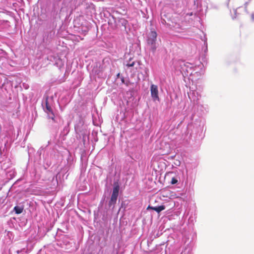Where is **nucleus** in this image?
<instances>
[{"mask_svg": "<svg viewBox=\"0 0 254 254\" xmlns=\"http://www.w3.org/2000/svg\"><path fill=\"white\" fill-rule=\"evenodd\" d=\"M157 33L155 31H151L149 34L147 39V44L150 46L153 52H155L156 49V41L157 38Z\"/></svg>", "mask_w": 254, "mask_h": 254, "instance_id": "f257e3e1", "label": "nucleus"}, {"mask_svg": "<svg viewBox=\"0 0 254 254\" xmlns=\"http://www.w3.org/2000/svg\"><path fill=\"white\" fill-rule=\"evenodd\" d=\"M45 104L46 107L45 111L47 114L48 118L49 119H51L53 121H55V116L53 112V110L51 106L49 104L48 98H47L46 100Z\"/></svg>", "mask_w": 254, "mask_h": 254, "instance_id": "f03ea898", "label": "nucleus"}, {"mask_svg": "<svg viewBox=\"0 0 254 254\" xmlns=\"http://www.w3.org/2000/svg\"><path fill=\"white\" fill-rule=\"evenodd\" d=\"M151 95L154 101H159L158 90L157 85L152 84L150 87Z\"/></svg>", "mask_w": 254, "mask_h": 254, "instance_id": "7ed1b4c3", "label": "nucleus"}, {"mask_svg": "<svg viewBox=\"0 0 254 254\" xmlns=\"http://www.w3.org/2000/svg\"><path fill=\"white\" fill-rule=\"evenodd\" d=\"M120 187L118 185L115 186L113 188V192L111 197V199L117 201L119 195Z\"/></svg>", "mask_w": 254, "mask_h": 254, "instance_id": "20e7f679", "label": "nucleus"}, {"mask_svg": "<svg viewBox=\"0 0 254 254\" xmlns=\"http://www.w3.org/2000/svg\"><path fill=\"white\" fill-rule=\"evenodd\" d=\"M165 209V206L164 205H160V206H157V207L151 206L149 205L147 207V210L152 209V210H155L157 213H160L161 211L164 210Z\"/></svg>", "mask_w": 254, "mask_h": 254, "instance_id": "39448f33", "label": "nucleus"}, {"mask_svg": "<svg viewBox=\"0 0 254 254\" xmlns=\"http://www.w3.org/2000/svg\"><path fill=\"white\" fill-rule=\"evenodd\" d=\"M14 210L16 214H19L22 212L23 208L22 207L16 206L14 207Z\"/></svg>", "mask_w": 254, "mask_h": 254, "instance_id": "423d86ee", "label": "nucleus"}, {"mask_svg": "<svg viewBox=\"0 0 254 254\" xmlns=\"http://www.w3.org/2000/svg\"><path fill=\"white\" fill-rule=\"evenodd\" d=\"M116 200H113V199H110V200L109 202V207H111V206H113V207H114V205L115 204H116Z\"/></svg>", "mask_w": 254, "mask_h": 254, "instance_id": "0eeeda50", "label": "nucleus"}, {"mask_svg": "<svg viewBox=\"0 0 254 254\" xmlns=\"http://www.w3.org/2000/svg\"><path fill=\"white\" fill-rule=\"evenodd\" d=\"M177 182H178V180L177 179H176L175 178H173L171 181V183L172 185L176 184L177 183Z\"/></svg>", "mask_w": 254, "mask_h": 254, "instance_id": "6e6552de", "label": "nucleus"}, {"mask_svg": "<svg viewBox=\"0 0 254 254\" xmlns=\"http://www.w3.org/2000/svg\"><path fill=\"white\" fill-rule=\"evenodd\" d=\"M134 65V62H132L131 64H127V66L128 67H132V66H133Z\"/></svg>", "mask_w": 254, "mask_h": 254, "instance_id": "1a4fd4ad", "label": "nucleus"}, {"mask_svg": "<svg viewBox=\"0 0 254 254\" xmlns=\"http://www.w3.org/2000/svg\"><path fill=\"white\" fill-rule=\"evenodd\" d=\"M251 17H252V19L254 20V14H252L251 15Z\"/></svg>", "mask_w": 254, "mask_h": 254, "instance_id": "9d476101", "label": "nucleus"}, {"mask_svg": "<svg viewBox=\"0 0 254 254\" xmlns=\"http://www.w3.org/2000/svg\"><path fill=\"white\" fill-rule=\"evenodd\" d=\"M121 80L123 83H125V79L124 77L122 78Z\"/></svg>", "mask_w": 254, "mask_h": 254, "instance_id": "9b49d317", "label": "nucleus"}, {"mask_svg": "<svg viewBox=\"0 0 254 254\" xmlns=\"http://www.w3.org/2000/svg\"><path fill=\"white\" fill-rule=\"evenodd\" d=\"M119 76H120V73H118V74H117V76H118V77H119Z\"/></svg>", "mask_w": 254, "mask_h": 254, "instance_id": "f8f14e48", "label": "nucleus"}]
</instances>
